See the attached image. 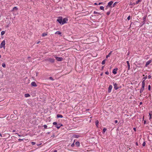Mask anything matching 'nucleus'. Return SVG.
<instances>
[{"instance_id": "3", "label": "nucleus", "mask_w": 152, "mask_h": 152, "mask_svg": "<svg viewBox=\"0 0 152 152\" xmlns=\"http://www.w3.org/2000/svg\"><path fill=\"white\" fill-rule=\"evenodd\" d=\"M68 19L67 18H65L62 19V24L63 25L65 23H67Z\"/></svg>"}, {"instance_id": "29", "label": "nucleus", "mask_w": 152, "mask_h": 152, "mask_svg": "<svg viewBox=\"0 0 152 152\" xmlns=\"http://www.w3.org/2000/svg\"><path fill=\"white\" fill-rule=\"evenodd\" d=\"M49 79L52 80H54V79L52 77H49Z\"/></svg>"}, {"instance_id": "26", "label": "nucleus", "mask_w": 152, "mask_h": 152, "mask_svg": "<svg viewBox=\"0 0 152 152\" xmlns=\"http://www.w3.org/2000/svg\"><path fill=\"white\" fill-rule=\"evenodd\" d=\"M106 59L104 60L102 62V64H105Z\"/></svg>"}, {"instance_id": "54", "label": "nucleus", "mask_w": 152, "mask_h": 152, "mask_svg": "<svg viewBox=\"0 0 152 152\" xmlns=\"http://www.w3.org/2000/svg\"><path fill=\"white\" fill-rule=\"evenodd\" d=\"M53 152H57V151L56 150H55Z\"/></svg>"}, {"instance_id": "14", "label": "nucleus", "mask_w": 152, "mask_h": 152, "mask_svg": "<svg viewBox=\"0 0 152 152\" xmlns=\"http://www.w3.org/2000/svg\"><path fill=\"white\" fill-rule=\"evenodd\" d=\"M145 82H144V80H143L142 81V87H143L145 88Z\"/></svg>"}, {"instance_id": "41", "label": "nucleus", "mask_w": 152, "mask_h": 152, "mask_svg": "<svg viewBox=\"0 0 152 152\" xmlns=\"http://www.w3.org/2000/svg\"><path fill=\"white\" fill-rule=\"evenodd\" d=\"M145 145V142H144L142 144V145L143 146H144Z\"/></svg>"}, {"instance_id": "22", "label": "nucleus", "mask_w": 152, "mask_h": 152, "mask_svg": "<svg viewBox=\"0 0 152 152\" xmlns=\"http://www.w3.org/2000/svg\"><path fill=\"white\" fill-rule=\"evenodd\" d=\"M147 78V76H145L143 78H142V79L143 80H144V82H145V80Z\"/></svg>"}, {"instance_id": "16", "label": "nucleus", "mask_w": 152, "mask_h": 152, "mask_svg": "<svg viewBox=\"0 0 152 152\" xmlns=\"http://www.w3.org/2000/svg\"><path fill=\"white\" fill-rule=\"evenodd\" d=\"M57 117L58 118H62L63 117V116L59 114L57 115Z\"/></svg>"}, {"instance_id": "28", "label": "nucleus", "mask_w": 152, "mask_h": 152, "mask_svg": "<svg viewBox=\"0 0 152 152\" xmlns=\"http://www.w3.org/2000/svg\"><path fill=\"white\" fill-rule=\"evenodd\" d=\"M99 121L98 120H97L95 122V124L96 126H97L98 124H99Z\"/></svg>"}, {"instance_id": "48", "label": "nucleus", "mask_w": 152, "mask_h": 152, "mask_svg": "<svg viewBox=\"0 0 152 152\" xmlns=\"http://www.w3.org/2000/svg\"><path fill=\"white\" fill-rule=\"evenodd\" d=\"M108 6L107 5V6L106 7V9H107L108 8Z\"/></svg>"}, {"instance_id": "56", "label": "nucleus", "mask_w": 152, "mask_h": 152, "mask_svg": "<svg viewBox=\"0 0 152 152\" xmlns=\"http://www.w3.org/2000/svg\"><path fill=\"white\" fill-rule=\"evenodd\" d=\"M0 136L2 137L1 134L0 133Z\"/></svg>"}, {"instance_id": "4", "label": "nucleus", "mask_w": 152, "mask_h": 152, "mask_svg": "<svg viewBox=\"0 0 152 152\" xmlns=\"http://www.w3.org/2000/svg\"><path fill=\"white\" fill-rule=\"evenodd\" d=\"M54 57L56 58V60L58 61H61L63 59L62 58L57 57L55 56H54Z\"/></svg>"}, {"instance_id": "42", "label": "nucleus", "mask_w": 152, "mask_h": 152, "mask_svg": "<svg viewBox=\"0 0 152 152\" xmlns=\"http://www.w3.org/2000/svg\"><path fill=\"white\" fill-rule=\"evenodd\" d=\"M110 11H109V12H108L107 13V15H109L110 13Z\"/></svg>"}, {"instance_id": "45", "label": "nucleus", "mask_w": 152, "mask_h": 152, "mask_svg": "<svg viewBox=\"0 0 152 152\" xmlns=\"http://www.w3.org/2000/svg\"><path fill=\"white\" fill-rule=\"evenodd\" d=\"M103 4V3H102V2H99L98 4V5H100L101 4Z\"/></svg>"}, {"instance_id": "8", "label": "nucleus", "mask_w": 152, "mask_h": 152, "mask_svg": "<svg viewBox=\"0 0 152 152\" xmlns=\"http://www.w3.org/2000/svg\"><path fill=\"white\" fill-rule=\"evenodd\" d=\"M31 85L32 86L36 87L37 86V85L35 82L33 81L31 83Z\"/></svg>"}, {"instance_id": "58", "label": "nucleus", "mask_w": 152, "mask_h": 152, "mask_svg": "<svg viewBox=\"0 0 152 152\" xmlns=\"http://www.w3.org/2000/svg\"><path fill=\"white\" fill-rule=\"evenodd\" d=\"M100 75H101V76H102V74H100Z\"/></svg>"}, {"instance_id": "24", "label": "nucleus", "mask_w": 152, "mask_h": 152, "mask_svg": "<svg viewBox=\"0 0 152 152\" xmlns=\"http://www.w3.org/2000/svg\"><path fill=\"white\" fill-rule=\"evenodd\" d=\"M100 9L101 10H103V11L104 10V7L103 6H100Z\"/></svg>"}, {"instance_id": "33", "label": "nucleus", "mask_w": 152, "mask_h": 152, "mask_svg": "<svg viewBox=\"0 0 152 152\" xmlns=\"http://www.w3.org/2000/svg\"><path fill=\"white\" fill-rule=\"evenodd\" d=\"M26 97H28L30 96V95L28 94H25Z\"/></svg>"}, {"instance_id": "30", "label": "nucleus", "mask_w": 152, "mask_h": 152, "mask_svg": "<svg viewBox=\"0 0 152 152\" xmlns=\"http://www.w3.org/2000/svg\"><path fill=\"white\" fill-rule=\"evenodd\" d=\"M2 66L3 67H5L6 66L5 64L4 63H3L2 64Z\"/></svg>"}, {"instance_id": "36", "label": "nucleus", "mask_w": 152, "mask_h": 152, "mask_svg": "<svg viewBox=\"0 0 152 152\" xmlns=\"http://www.w3.org/2000/svg\"><path fill=\"white\" fill-rule=\"evenodd\" d=\"M43 126L44 127V128L45 129H47V125H44V126Z\"/></svg>"}, {"instance_id": "53", "label": "nucleus", "mask_w": 152, "mask_h": 152, "mask_svg": "<svg viewBox=\"0 0 152 152\" xmlns=\"http://www.w3.org/2000/svg\"><path fill=\"white\" fill-rule=\"evenodd\" d=\"M94 4H95V5H98V4H97L96 3H95Z\"/></svg>"}, {"instance_id": "18", "label": "nucleus", "mask_w": 152, "mask_h": 152, "mask_svg": "<svg viewBox=\"0 0 152 152\" xmlns=\"http://www.w3.org/2000/svg\"><path fill=\"white\" fill-rule=\"evenodd\" d=\"M112 51H110L108 54V55H107L106 56V58H108V57H109L110 56V55H111V53H112Z\"/></svg>"}, {"instance_id": "5", "label": "nucleus", "mask_w": 152, "mask_h": 152, "mask_svg": "<svg viewBox=\"0 0 152 152\" xmlns=\"http://www.w3.org/2000/svg\"><path fill=\"white\" fill-rule=\"evenodd\" d=\"M113 85L114 86V88L115 90H116L118 89L119 88L118 86V85L116 83H113Z\"/></svg>"}, {"instance_id": "13", "label": "nucleus", "mask_w": 152, "mask_h": 152, "mask_svg": "<svg viewBox=\"0 0 152 152\" xmlns=\"http://www.w3.org/2000/svg\"><path fill=\"white\" fill-rule=\"evenodd\" d=\"M113 2L112 1H111L110 2H109L108 3V4H107V5L108 6H111L112 4H113Z\"/></svg>"}, {"instance_id": "47", "label": "nucleus", "mask_w": 152, "mask_h": 152, "mask_svg": "<svg viewBox=\"0 0 152 152\" xmlns=\"http://www.w3.org/2000/svg\"><path fill=\"white\" fill-rule=\"evenodd\" d=\"M133 129L135 131H136V129L135 128H133Z\"/></svg>"}, {"instance_id": "38", "label": "nucleus", "mask_w": 152, "mask_h": 152, "mask_svg": "<svg viewBox=\"0 0 152 152\" xmlns=\"http://www.w3.org/2000/svg\"><path fill=\"white\" fill-rule=\"evenodd\" d=\"M105 74L106 75H108L109 74V72L108 71H106L105 72Z\"/></svg>"}, {"instance_id": "60", "label": "nucleus", "mask_w": 152, "mask_h": 152, "mask_svg": "<svg viewBox=\"0 0 152 152\" xmlns=\"http://www.w3.org/2000/svg\"><path fill=\"white\" fill-rule=\"evenodd\" d=\"M103 68H104V66H103V67H102V69H103Z\"/></svg>"}, {"instance_id": "37", "label": "nucleus", "mask_w": 152, "mask_h": 152, "mask_svg": "<svg viewBox=\"0 0 152 152\" xmlns=\"http://www.w3.org/2000/svg\"><path fill=\"white\" fill-rule=\"evenodd\" d=\"M131 18V16H128L127 19L128 20H129Z\"/></svg>"}, {"instance_id": "23", "label": "nucleus", "mask_w": 152, "mask_h": 152, "mask_svg": "<svg viewBox=\"0 0 152 152\" xmlns=\"http://www.w3.org/2000/svg\"><path fill=\"white\" fill-rule=\"evenodd\" d=\"M149 115L150 116L149 119L151 121V115H152V114H151L150 113H149Z\"/></svg>"}, {"instance_id": "49", "label": "nucleus", "mask_w": 152, "mask_h": 152, "mask_svg": "<svg viewBox=\"0 0 152 152\" xmlns=\"http://www.w3.org/2000/svg\"><path fill=\"white\" fill-rule=\"evenodd\" d=\"M23 139H18V140L19 141H21V140H22Z\"/></svg>"}, {"instance_id": "31", "label": "nucleus", "mask_w": 152, "mask_h": 152, "mask_svg": "<svg viewBox=\"0 0 152 152\" xmlns=\"http://www.w3.org/2000/svg\"><path fill=\"white\" fill-rule=\"evenodd\" d=\"M5 34V32L4 31H2L1 32V35H3Z\"/></svg>"}, {"instance_id": "59", "label": "nucleus", "mask_w": 152, "mask_h": 152, "mask_svg": "<svg viewBox=\"0 0 152 152\" xmlns=\"http://www.w3.org/2000/svg\"><path fill=\"white\" fill-rule=\"evenodd\" d=\"M136 144L137 145H138V144L137 143H136Z\"/></svg>"}, {"instance_id": "11", "label": "nucleus", "mask_w": 152, "mask_h": 152, "mask_svg": "<svg viewBox=\"0 0 152 152\" xmlns=\"http://www.w3.org/2000/svg\"><path fill=\"white\" fill-rule=\"evenodd\" d=\"M117 69H113V73L115 75L117 73Z\"/></svg>"}, {"instance_id": "1", "label": "nucleus", "mask_w": 152, "mask_h": 152, "mask_svg": "<svg viewBox=\"0 0 152 152\" xmlns=\"http://www.w3.org/2000/svg\"><path fill=\"white\" fill-rule=\"evenodd\" d=\"M5 41L4 40L3 41L0 45V48H3L4 49H5Z\"/></svg>"}, {"instance_id": "34", "label": "nucleus", "mask_w": 152, "mask_h": 152, "mask_svg": "<svg viewBox=\"0 0 152 152\" xmlns=\"http://www.w3.org/2000/svg\"><path fill=\"white\" fill-rule=\"evenodd\" d=\"M141 1L140 0H138L137 1H136V4H138Z\"/></svg>"}, {"instance_id": "46", "label": "nucleus", "mask_w": 152, "mask_h": 152, "mask_svg": "<svg viewBox=\"0 0 152 152\" xmlns=\"http://www.w3.org/2000/svg\"><path fill=\"white\" fill-rule=\"evenodd\" d=\"M118 121L117 120H115V124H117L118 123Z\"/></svg>"}, {"instance_id": "2", "label": "nucleus", "mask_w": 152, "mask_h": 152, "mask_svg": "<svg viewBox=\"0 0 152 152\" xmlns=\"http://www.w3.org/2000/svg\"><path fill=\"white\" fill-rule=\"evenodd\" d=\"M57 21L61 24H62V17H59L57 20Z\"/></svg>"}, {"instance_id": "57", "label": "nucleus", "mask_w": 152, "mask_h": 152, "mask_svg": "<svg viewBox=\"0 0 152 152\" xmlns=\"http://www.w3.org/2000/svg\"><path fill=\"white\" fill-rule=\"evenodd\" d=\"M18 136H19V137H20L21 136V135H19V134H18Z\"/></svg>"}, {"instance_id": "9", "label": "nucleus", "mask_w": 152, "mask_h": 152, "mask_svg": "<svg viewBox=\"0 0 152 152\" xmlns=\"http://www.w3.org/2000/svg\"><path fill=\"white\" fill-rule=\"evenodd\" d=\"M62 126V124H57L56 126H55V127H56L57 129H59L61 126Z\"/></svg>"}, {"instance_id": "52", "label": "nucleus", "mask_w": 152, "mask_h": 152, "mask_svg": "<svg viewBox=\"0 0 152 152\" xmlns=\"http://www.w3.org/2000/svg\"><path fill=\"white\" fill-rule=\"evenodd\" d=\"M146 121H144V124H146Z\"/></svg>"}, {"instance_id": "10", "label": "nucleus", "mask_w": 152, "mask_h": 152, "mask_svg": "<svg viewBox=\"0 0 152 152\" xmlns=\"http://www.w3.org/2000/svg\"><path fill=\"white\" fill-rule=\"evenodd\" d=\"M152 61L151 60H149L146 63L145 66H148L151 63V62Z\"/></svg>"}, {"instance_id": "51", "label": "nucleus", "mask_w": 152, "mask_h": 152, "mask_svg": "<svg viewBox=\"0 0 152 152\" xmlns=\"http://www.w3.org/2000/svg\"><path fill=\"white\" fill-rule=\"evenodd\" d=\"M40 42V41H38V42H37V44H39V43Z\"/></svg>"}, {"instance_id": "43", "label": "nucleus", "mask_w": 152, "mask_h": 152, "mask_svg": "<svg viewBox=\"0 0 152 152\" xmlns=\"http://www.w3.org/2000/svg\"><path fill=\"white\" fill-rule=\"evenodd\" d=\"M74 145H75V144H74V143H72V144L71 145V146L72 147H74Z\"/></svg>"}, {"instance_id": "19", "label": "nucleus", "mask_w": 152, "mask_h": 152, "mask_svg": "<svg viewBox=\"0 0 152 152\" xmlns=\"http://www.w3.org/2000/svg\"><path fill=\"white\" fill-rule=\"evenodd\" d=\"M75 145L77 146H79L80 145V143L79 142H76L75 143Z\"/></svg>"}, {"instance_id": "61", "label": "nucleus", "mask_w": 152, "mask_h": 152, "mask_svg": "<svg viewBox=\"0 0 152 152\" xmlns=\"http://www.w3.org/2000/svg\"><path fill=\"white\" fill-rule=\"evenodd\" d=\"M1 55H0V58H1Z\"/></svg>"}, {"instance_id": "27", "label": "nucleus", "mask_w": 152, "mask_h": 152, "mask_svg": "<svg viewBox=\"0 0 152 152\" xmlns=\"http://www.w3.org/2000/svg\"><path fill=\"white\" fill-rule=\"evenodd\" d=\"M94 14H99V15H101V14L100 13H99V12H96V11H94Z\"/></svg>"}, {"instance_id": "12", "label": "nucleus", "mask_w": 152, "mask_h": 152, "mask_svg": "<svg viewBox=\"0 0 152 152\" xmlns=\"http://www.w3.org/2000/svg\"><path fill=\"white\" fill-rule=\"evenodd\" d=\"M145 89V88H143V87H142L141 88H140V93H142V92H143V91L144 90V89Z\"/></svg>"}, {"instance_id": "40", "label": "nucleus", "mask_w": 152, "mask_h": 152, "mask_svg": "<svg viewBox=\"0 0 152 152\" xmlns=\"http://www.w3.org/2000/svg\"><path fill=\"white\" fill-rule=\"evenodd\" d=\"M117 3V2H116L114 3V4H113V7H114L115 6V5Z\"/></svg>"}, {"instance_id": "39", "label": "nucleus", "mask_w": 152, "mask_h": 152, "mask_svg": "<svg viewBox=\"0 0 152 152\" xmlns=\"http://www.w3.org/2000/svg\"><path fill=\"white\" fill-rule=\"evenodd\" d=\"M31 143L32 145H34L36 143L34 142H32Z\"/></svg>"}, {"instance_id": "35", "label": "nucleus", "mask_w": 152, "mask_h": 152, "mask_svg": "<svg viewBox=\"0 0 152 152\" xmlns=\"http://www.w3.org/2000/svg\"><path fill=\"white\" fill-rule=\"evenodd\" d=\"M151 86L150 85H149L148 86V90L149 91L151 90Z\"/></svg>"}, {"instance_id": "50", "label": "nucleus", "mask_w": 152, "mask_h": 152, "mask_svg": "<svg viewBox=\"0 0 152 152\" xmlns=\"http://www.w3.org/2000/svg\"><path fill=\"white\" fill-rule=\"evenodd\" d=\"M146 19V18L145 17H144L143 18V20H145Z\"/></svg>"}, {"instance_id": "7", "label": "nucleus", "mask_w": 152, "mask_h": 152, "mask_svg": "<svg viewBox=\"0 0 152 152\" xmlns=\"http://www.w3.org/2000/svg\"><path fill=\"white\" fill-rule=\"evenodd\" d=\"M47 60L52 63H54L55 61L54 59L53 58H49Z\"/></svg>"}, {"instance_id": "55", "label": "nucleus", "mask_w": 152, "mask_h": 152, "mask_svg": "<svg viewBox=\"0 0 152 152\" xmlns=\"http://www.w3.org/2000/svg\"><path fill=\"white\" fill-rule=\"evenodd\" d=\"M142 104V102H141L140 103V104Z\"/></svg>"}, {"instance_id": "25", "label": "nucleus", "mask_w": 152, "mask_h": 152, "mask_svg": "<svg viewBox=\"0 0 152 152\" xmlns=\"http://www.w3.org/2000/svg\"><path fill=\"white\" fill-rule=\"evenodd\" d=\"M18 9V8L16 7H14L13 8V10H17Z\"/></svg>"}, {"instance_id": "6", "label": "nucleus", "mask_w": 152, "mask_h": 152, "mask_svg": "<svg viewBox=\"0 0 152 152\" xmlns=\"http://www.w3.org/2000/svg\"><path fill=\"white\" fill-rule=\"evenodd\" d=\"M113 86L112 85H110L108 87V92L109 93H110L111 92V90Z\"/></svg>"}, {"instance_id": "20", "label": "nucleus", "mask_w": 152, "mask_h": 152, "mask_svg": "<svg viewBox=\"0 0 152 152\" xmlns=\"http://www.w3.org/2000/svg\"><path fill=\"white\" fill-rule=\"evenodd\" d=\"M47 35V34L46 33H44L42 34V37H45Z\"/></svg>"}, {"instance_id": "62", "label": "nucleus", "mask_w": 152, "mask_h": 152, "mask_svg": "<svg viewBox=\"0 0 152 152\" xmlns=\"http://www.w3.org/2000/svg\"><path fill=\"white\" fill-rule=\"evenodd\" d=\"M15 130H13V132H15Z\"/></svg>"}, {"instance_id": "17", "label": "nucleus", "mask_w": 152, "mask_h": 152, "mask_svg": "<svg viewBox=\"0 0 152 152\" xmlns=\"http://www.w3.org/2000/svg\"><path fill=\"white\" fill-rule=\"evenodd\" d=\"M62 34L61 32L60 31H57L55 33V34Z\"/></svg>"}, {"instance_id": "21", "label": "nucleus", "mask_w": 152, "mask_h": 152, "mask_svg": "<svg viewBox=\"0 0 152 152\" xmlns=\"http://www.w3.org/2000/svg\"><path fill=\"white\" fill-rule=\"evenodd\" d=\"M106 130H107V129L106 128H104L103 129L102 133L103 134H104L105 133V131H106Z\"/></svg>"}, {"instance_id": "32", "label": "nucleus", "mask_w": 152, "mask_h": 152, "mask_svg": "<svg viewBox=\"0 0 152 152\" xmlns=\"http://www.w3.org/2000/svg\"><path fill=\"white\" fill-rule=\"evenodd\" d=\"M57 124L56 122H54L53 123V124L55 126H56Z\"/></svg>"}, {"instance_id": "44", "label": "nucleus", "mask_w": 152, "mask_h": 152, "mask_svg": "<svg viewBox=\"0 0 152 152\" xmlns=\"http://www.w3.org/2000/svg\"><path fill=\"white\" fill-rule=\"evenodd\" d=\"M151 75H148V79H150V78H151Z\"/></svg>"}, {"instance_id": "15", "label": "nucleus", "mask_w": 152, "mask_h": 152, "mask_svg": "<svg viewBox=\"0 0 152 152\" xmlns=\"http://www.w3.org/2000/svg\"><path fill=\"white\" fill-rule=\"evenodd\" d=\"M126 62H127V66H128V70H129L130 69V66L129 63V61H127Z\"/></svg>"}]
</instances>
